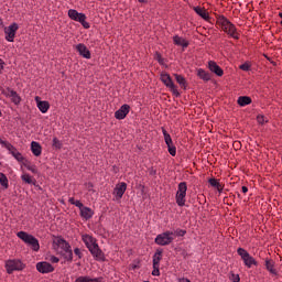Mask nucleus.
<instances>
[{
	"mask_svg": "<svg viewBox=\"0 0 282 282\" xmlns=\"http://www.w3.org/2000/svg\"><path fill=\"white\" fill-rule=\"evenodd\" d=\"M257 121L259 122V124H265V122H268V117H265L263 115H258Z\"/></svg>",
	"mask_w": 282,
	"mask_h": 282,
	"instance_id": "nucleus-38",
	"label": "nucleus"
},
{
	"mask_svg": "<svg viewBox=\"0 0 282 282\" xmlns=\"http://www.w3.org/2000/svg\"><path fill=\"white\" fill-rule=\"evenodd\" d=\"M154 59L158 61L160 65H164V57H162V54L156 52L154 55Z\"/></svg>",
	"mask_w": 282,
	"mask_h": 282,
	"instance_id": "nucleus-41",
	"label": "nucleus"
},
{
	"mask_svg": "<svg viewBox=\"0 0 282 282\" xmlns=\"http://www.w3.org/2000/svg\"><path fill=\"white\" fill-rule=\"evenodd\" d=\"M17 237L21 239L26 246H29L33 252H39V250H41V243H39V239H36V237L25 231H19Z\"/></svg>",
	"mask_w": 282,
	"mask_h": 282,
	"instance_id": "nucleus-2",
	"label": "nucleus"
},
{
	"mask_svg": "<svg viewBox=\"0 0 282 282\" xmlns=\"http://www.w3.org/2000/svg\"><path fill=\"white\" fill-rule=\"evenodd\" d=\"M68 17L72 19V21H77L80 23L85 30H89V22H87V15L85 13H79L75 9H69Z\"/></svg>",
	"mask_w": 282,
	"mask_h": 282,
	"instance_id": "nucleus-4",
	"label": "nucleus"
},
{
	"mask_svg": "<svg viewBox=\"0 0 282 282\" xmlns=\"http://www.w3.org/2000/svg\"><path fill=\"white\" fill-rule=\"evenodd\" d=\"M53 148L54 149H63V143L61 142V140H58V138L53 139Z\"/></svg>",
	"mask_w": 282,
	"mask_h": 282,
	"instance_id": "nucleus-37",
	"label": "nucleus"
},
{
	"mask_svg": "<svg viewBox=\"0 0 282 282\" xmlns=\"http://www.w3.org/2000/svg\"><path fill=\"white\" fill-rule=\"evenodd\" d=\"M252 102V99L248 96H242L238 98V105L240 107H246L247 105H250Z\"/></svg>",
	"mask_w": 282,
	"mask_h": 282,
	"instance_id": "nucleus-29",
	"label": "nucleus"
},
{
	"mask_svg": "<svg viewBox=\"0 0 282 282\" xmlns=\"http://www.w3.org/2000/svg\"><path fill=\"white\" fill-rule=\"evenodd\" d=\"M278 17L280 19V25H282V12H279Z\"/></svg>",
	"mask_w": 282,
	"mask_h": 282,
	"instance_id": "nucleus-51",
	"label": "nucleus"
},
{
	"mask_svg": "<svg viewBox=\"0 0 282 282\" xmlns=\"http://www.w3.org/2000/svg\"><path fill=\"white\" fill-rule=\"evenodd\" d=\"M130 109H131V107L129 105H127V104L122 105L120 107V109L115 112V118L117 120H124V118H127V116H129Z\"/></svg>",
	"mask_w": 282,
	"mask_h": 282,
	"instance_id": "nucleus-13",
	"label": "nucleus"
},
{
	"mask_svg": "<svg viewBox=\"0 0 282 282\" xmlns=\"http://www.w3.org/2000/svg\"><path fill=\"white\" fill-rule=\"evenodd\" d=\"M139 3H149V0H138Z\"/></svg>",
	"mask_w": 282,
	"mask_h": 282,
	"instance_id": "nucleus-52",
	"label": "nucleus"
},
{
	"mask_svg": "<svg viewBox=\"0 0 282 282\" xmlns=\"http://www.w3.org/2000/svg\"><path fill=\"white\" fill-rule=\"evenodd\" d=\"M197 76L199 78H202V80H206V82L210 80V73H208V72H206V70H204L202 68H199L197 70Z\"/></svg>",
	"mask_w": 282,
	"mask_h": 282,
	"instance_id": "nucleus-30",
	"label": "nucleus"
},
{
	"mask_svg": "<svg viewBox=\"0 0 282 282\" xmlns=\"http://www.w3.org/2000/svg\"><path fill=\"white\" fill-rule=\"evenodd\" d=\"M73 206H76L77 208H79V210L85 207V205L83 203H80V200H75Z\"/></svg>",
	"mask_w": 282,
	"mask_h": 282,
	"instance_id": "nucleus-43",
	"label": "nucleus"
},
{
	"mask_svg": "<svg viewBox=\"0 0 282 282\" xmlns=\"http://www.w3.org/2000/svg\"><path fill=\"white\" fill-rule=\"evenodd\" d=\"M83 241H84L86 248H88V249H90L96 243V239L89 235H84Z\"/></svg>",
	"mask_w": 282,
	"mask_h": 282,
	"instance_id": "nucleus-25",
	"label": "nucleus"
},
{
	"mask_svg": "<svg viewBox=\"0 0 282 282\" xmlns=\"http://www.w3.org/2000/svg\"><path fill=\"white\" fill-rule=\"evenodd\" d=\"M242 193H248V187H246V186H242Z\"/></svg>",
	"mask_w": 282,
	"mask_h": 282,
	"instance_id": "nucleus-53",
	"label": "nucleus"
},
{
	"mask_svg": "<svg viewBox=\"0 0 282 282\" xmlns=\"http://www.w3.org/2000/svg\"><path fill=\"white\" fill-rule=\"evenodd\" d=\"M192 10H194V12L198 17H200V19H203V21L209 19L210 13L208 12V10H206V8L197 6V7H192Z\"/></svg>",
	"mask_w": 282,
	"mask_h": 282,
	"instance_id": "nucleus-16",
	"label": "nucleus"
},
{
	"mask_svg": "<svg viewBox=\"0 0 282 282\" xmlns=\"http://www.w3.org/2000/svg\"><path fill=\"white\" fill-rule=\"evenodd\" d=\"M75 282H105V278H91L89 275H80L75 280Z\"/></svg>",
	"mask_w": 282,
	"mask_h": 282,
	"instance_id": "nucleus-19",
	"label": "nucleus"
},
{
	"mask_svg": "<svg viewBox=\"0 0 282 282\" xmlns=\"http://www.w3.org/2000/svg\"><path fill=\"white\" fill-rule=\"evenodd\" d=\"M208 182L210 186H213V188H217L218 193H221V191H224V185H221V183H219L217 178H209Z\"/></svg>",
	"mask_w": 282,
	"mask_h": 282,
	"instance_id": "nucleus-27",
	"label": "nucleus"
},
{
	"mask_svg": "<svg viewBox=\"0 0 282 282\" xmlns=\"http://www.w3.org/2000/svg\"><path fill=\"white\" fill-rule=\"evenodd\" d=\"M231 281L232 282H239V281H241V279L239 278V274H231Z\"/></svg>",
	"mask_w": 282,
	"mask_h": 282,
	"instance_id": "nucleus-47",
	"label": "nucleus"
},
{
	"mask_svg": "<svg viewBox=\"0 0 282 282\" xmlns=\"http://www.w3.org/2000/svg\"><path fill=\"white\" fill-rule=\"evenodd\" d=\"M265 269L268 270V272H270V274H276V269H274V261L267 259L265 260Z\"/></svg>",
	"mask_w": 282,
	"mask_h": 282,
	"instance_id": "nucleus-28",
	"label": "nucleus"
},
{
	"mask_svg": "<svg viewBox=\"0 0 282 282\" xmlns=\"http://www.w3.org/2000/svg\"><path fill=\"white\" fill-rule=\"evenodd\" d=\"M68 202H69V204H72V205L74 206V204L76 203V199H74V197H70V198L68 199Z\"/></svg>",
	"mask_w": 282,
	"mask_h": 282,
	"instance_id": "nucleus-50",
	"label": "nucleus"
},
{
	"mask_svg": "<svg viewBox=\"0 0 282 282\" xmlns=\"http://www.w3.org/2000/svg\"><path fill=\"white\" fill-rule=\"evenodd\" d=\"M180 282H191L188 279H181Z\"/></svg>",
	"mask_w": 282,
	"mask_h": 282,
	"instance_id": "nucleus-54",
	"label": "nucleus"
},
{
	"mask_svg": "<svg viewBox=\"0 0 282 282\" xmlns=\"http://www.w3.org/2000/svg\"><path fill=\"white\" fill-rule=\"evenodd\" d=\"M79 210H80V213H79L80 217H82L83 219H85L86 221H88V219H91V217H94V212H93V209L89 208V207H85V206H84V207L80 208Z\"/></svg>",
	"mask_w": 282,
	"mask_h": 282,
	"instance_id": "nucleus-21",
	"label": "nucleus"
},
{
	"mask_svg": "<svg viewBox=\"0 0 282 282\" xmlns=\"http://www.w3.org/2000/svg\"><path fill=\"white\" fill-rule=\"evenodd\" d=\"M176 83H178L180 87H182V89H186V78H184V76L182 75H174Z\"/></svg>",
	"mask_w": 282,
	"mask_h": 282,
	"instance_id": "nucleus-31",
	"label": "nucleus"
},
{
	"mask_svg": "<svg viewBox=\"0 0 282 282\" xmlns=\"http://www.w3.org/2000/svg\"><path fill=\"white\" fill-rule=\"evenodd\" d=\"M207 23H210L212 25H216L217 19H214L209 15V19L205 20Z\"/></svg>",
	"mask_w": 282,
	"mask_h": 282,
	"instance_id": "nucleus-44",
	"label": "nucleus"
},
{
	"mask_svg": "<svg viewBox=\"0 0 282 282\" xmlns=\"http://www.w3.org/2000/svg\"><path fill=\"white\" fill-rule=\"evenodd\" d=\"M162 133L170 155H172V158H175V155H177V148L173 145V139L171 138V134H169V132L164 128H162Z\"/></svg>",
	"mask_w": 282,
	"mask_h": 282,
	"instance_id": "nucleus-9",
	"label": "nucleus"
},
{
	"mask_svg": "<svg viewBox=\"0 0 282 282\" xmlns=\"http://www.w3.org/2000/svg\"><path fill=\"white\" fill-rule=\"evenodd\" d=\"M173 41L175 45H180L181 47H188V41L184 39L183 36H174Z\"/></svg>",
	"mask_w": 282,
	"mask_h": 282,
	"instance_id": "nucleus-26",
	"label": "nucleus"
},
{
	"mask_svg": "<svg viewBox=\"0 0 282 282\" xmlns=\"http://www.w3.org/2000/svg\"><path fill=\"white\" fill-rule=\"evenodd\" d=\"M124 193H127V183L121 182L117 184L112 192V195L115 196L116 202H120Z\"/></svg>",
	"mask_w": 282,
	"mask_h": 282,
	"instance_id": "nucleus-10",
	"label": "nucleus"
},
{
	"mask_svg": "<svg viewBox=\"0 0 282 282\" xmlns=\"http://www.w3.org/2000/svg\"><path fill=\"white\" fill-rule=\"evenodd\" d=\"M186 191H188L186 182H181L175 196L177 206H186Z\"/></svg>",
	"mask_w": 282,
	"mask_h": 282,
	"instance_id": "nucleus-5",
	"label": "nucleus"
},
{
	"mask_svg": "<svg viewBox=\"0 0 282 282\" xmlns=\"http://www.w3.org/2000/svg\"><path fill=\"white\" fill-rule=\"evenodd\" d=\"M88 250L97 261H105V253H102V250H100L97 242H95Z\"/></svg>",
	"mask_w": 282,
	"mask_h": 282,
	"instance_id": "nucleus-12",
	"label": "nucleus"
},
{
	"mask_svg": "<svg viewBox=\"0 0 282 282\" xmlns=\"http://www.w3.org/2000/svg\"><path fill=\"white\" fill-rule=\"evenodd\" d=\"M36 270L37 272H41V274H50L54 268L50 264V262H37Z\"/></svg>",
	"mask_w": 282,
	"mask_h": 282,
	"instance_id": "nucleus-15",
	"label": "nucleus"
},
{
	"mask_svg": "<svg viewBox=\"0 0 282 282\" xmlns=\"http://www.w3.org/2000/svg\"><path fill=\"white\" fill-rule=\"evenodd\" d=\"M48 261H51V263H58L59 259L56 256H51Z\"/></svg>",
	"mask_w": 282,
	"mask_h": 282,
	"instance_id": "nucleus-46",
	"label": "nucleus"
},
{
	"mask_svg": "<svg viewBox=\"0 0 282 282\" xmlns=\"http://www.w3.org/2000/svg\"><path fill=\"white\" fill-rule=\"evenodd\" d=\"M216 17V28L227 34V36H241V31L226 15L214 13Z\"/></svg>",
	"mask_w": 282,
	"mask_h": 282,
	"instance_id": "nucleus-1",
	"label": "nucleus"
},
{
	"mask_svg": "<svg viewBox=\"0 0 282 282\" xmlns=\"http://www.w3.org/2000/svg\"><path fill=\"white\" fill-rule=\"evenodd\" d=\"M0 184L1 186H3V188H8L9 182H8V176H6V174H3L2 172H0Z\"/></svg>",
	"mask_w": 282,
	"mask_h": 282,
	"instance_id": "nucleus-34",
	"label": "nucleus"
},
{
	"mask_svg": "<svg viewBox=\"0 0 282 282\" xmlns=\"http://www.w3.org/2000/svg\"><path fill=\"white\" fill-rule=\"evenodd\" d=\"M54 243L65 252L66 250H69L72 246H69V242H66L63 238H57L54 240Z\"/></svg>",
	"mask_w": 282,
	"mask_h": 282,
	"instance_id": "nucleus-23",
	"label": "nucleus"
},
{
	"mask_svg": "<svg viewBox=\"0 0 282 282\" xmlns=\"http://www.w3.org/2000/svg\"><path fill=\"white\" fill-rule=\"evenodd\" d=\"M17 30H19V24L13 22L10 26L4 28V34L7 36H17Z\"/></svg>",
	"mask_w": 282,
	"mask_h": 282,
	"instance_id": "nucleus-22",
	"label": "nucleus"
},
{
	"mask_svg": "<svg viewBox=\"0 0 282 282\" xmlns=\"http://www.w3.org/2000/svg\"><path fill=\"white\" fill-rule=\"evenodd\" d=\"M21 180L25 182V184H34V181L30 174H22Z\"/></svg>",
	"mask_w": 282,
	"mask_h": 282,
	"instance_id": "nucleus-36",
	"label": "nucleus"
},
{
	"mask_svg": "<svg viewBox=\"0 0 282 282\" xmlns=\"http://www.w3.org/2000/svg\"><path fill=\"white\" fill-rule=\"evenodd\" d=\"M175 241V234L171 230H166L160 235L156 236L154 242L158 246H171Z\"/></svg>",
	"mask_w": 282,
	"mask_h": 282,
	"instance_id": "nucleus-3",
	"label": "nucleus"
},
{
	"mask_svg": "<svg viewBox=\"0 0 282 282\" xmlns=\"http://www.w3.org/2000/svg\"><path fill=\"white\" fill-rule=\"evenodd\" d=\"M4 67H6V63L3 62V59L0 58V74H3Z\"/></svg>",
	"mask_w": 282,
	"mask_h": 282,
	"instance_id": "nucleus-48",
	"label": "nucleus"
},
{
	"mask_svg": "<svg viewBox=\"0 0 282 282\" xmlns=\"http://www.w3.org/2000/svg\"><path fill=\"white\" fill-rule=\"evenodd\" d=\"M160 78H161V82L165 85V87H169L173 96H175L176 98H180L181 96L180 90H177V86H175V84L173 83L171 75L166 73H162Z\"/></svg>",
	"mask_w": 282,
	"mask_h": 282,
	"instance_id": "nucleus-7",
	"label": "nucleus"
},
{
	"mask_svg": "<svg viewBox=\"0 0 282 282\" xmlns=\"http://www.w3.org/2000/svg\"><path fill=\"white\" fill-rule=\"evenodd\" d=\"M63 257L66 261H73L74 260V252H72V248L66 249V251L63 252Z\"/></svg>",
	"mask_w": 282,
	"mask_h": 282,
	"instance_id": "nucleus-35",
	"label": "nucleus"
},
{
	"mask_svg": "<svg viewBox=\"0 0 282 282\" xmlns=\"http://www.w3.org/2000/svg\"><path fill=\"white\" fill-rule=\"evenodd\" d=\"M173 235H174V239L176 237H184V235H186V230H184V229H176L175 231H173Z\"/></svg>",
	"mask_w": 282,
	"mask_h": 282,
	"instance_id": "nucleus-39",
	"label": "nucleus"
},
{
	"mask_svg": "<svg viewBox=\"0 0 282 282\" xmlns=\"http://www.w3.org/2000/svg\"><path fill=\"white\" fill-rule=\"evenodd\" d=\"M75 48L83 58H91V52H89V48L85 44H77Z\"/></svg>",
	"mask_w": 282,
	"mask_h": 282,
	"instance_id": "nucleus-17",
	"label": "nucleus"
},
{
	"mask_svg": "<svg viewBox=\"0 0 282 282\" xmlns=\"http://www.w3.org/2000/svg\"><path fill=\"white\" fill-rule=\"evenodd\" d=\"M6 149L10 151L11 155H13L18 162H21L22 164L23 162H25V158H23V154H21V152L17 151V148H14V145L7 143Z\"/></svg>",
	"mask_w": 282,
	"mask_h": 282,
	"instance_id": "nucleus-14",
	"label": "nucleus"
},
{
	"mask_svg": "<svg viewBox=\"0 0 282 282\" xmlns=\"http://www.w3.org/2000/svg\"><path fill=\"white\" fill-rule=\"evenodd\" d=\"M74 252H75L76 257H78V259H83V253L80 252L79 248H75Z\"/></svg>",
	"mask_w": 282,
	"mask_h": 282,
	"instance_id": "nucleus-45",
	"label": "nucleus"
},
{
	"mask_svg": "<svg viewBox=\"0 0 282 282\" xmlns=\"http://www.w3.org/2000/svg\"><path fill=\"white\" fill-rule=\"evenodd\" d=\"M35 102L37 105V109L41 113H47L50 111V102L48 101H41V97H35Z\"/></svg>",
	"mask_w": 282,
	"mask_h": 282,
	"instance_id": "nucleus-18",
	"label": "nucleus"
},
{
	"mask_svg": "<svg viewBox=\"0 0 282 282\" xmlns=\"http://www.w3.org/2000/svg\"><path fill=\"white\" fill-rule=\"evenodd\" d=\"M160 261H162V251L158 250L153 256V265L160 267Z\"/></svg>",
	"mask_w": 282,
	"mask_h": 282,
	"instance_id": "nucleus-33",
	"label": "nucleus"
},
{
	"mask_svg": "<svg viewBox=\"0 0 282 282\" xmlns=\"http://www.w3.org/2000/svg\"><path fill=\"white\" fill-rule=\"evenodd\" d=\"M152 276H160V267L153 265Z\"/></svg>",
	"mask_w": 282,
	"mask_h": 282,
	"instance_id": "nucleus-42",
	"label": "nucleus"
},
{
	"mask_svg": "<svg viewBox=\"0 0 282 282\" xmlns=\"http://www.w3.org/2000/svg\"><path fill=\"white\" fill-rule=\"evenodd\" d=\"M208 68L216 74V76H224V69L217 65L216 62L209 61Z\"/></svg>",
	"mask_w": 282,
	"mask_h": 282,
	"instance_id": "nucleus-20",
	"label": "nucleus"
},
{
	"mask_svg": "<svg viewBox=\"0 0 282 282\" xmlns=\"http://www.w3.org/2000/svg\"><path fill=\"white\" fill-rule=\"evenodd\" d=\"M3 94L6 98H10L13 105H21V96H19V94L15 90L7 88L6 90H3Z\"/></svg>",
	"mask_w": 282,
	"mask_h": 282,
	"instance_id": "nucleus-11",
	"label": "nucleus"
},
{
	"mask_svg": "<svg viewBox=\"0 0 282 282\" xmlns=\"http://www.w3.org/2000/svg\"><path fill=\"white\" fill-rule=\"evenodd\" d=\"M251 67L252 64H250V62H246L245 64L240 65V69H242V72H250Z\"/></svg>",
	"mask_w": 282,
	"mask_h": 282,
	"instance_id": "nucleus-40",
	"label": "nucleus"
},
{
	"mask_svg": "<svg viewBox=\"0 0 282 282\" xmlns=\"http://www.w3.org/2000/svg\"><path fill=\"white\" fill-rule=\"evenodd\" d=\"M237 252L241 258V260L243 261V264L246 265V268H252V265H259V262H257V260L252 256H250V253L246 249L238 248Z\"/></svg>",
	"mask_w": 282,
	"mask_h": 282,
	"instance_id": "nucleus-6",
	"label": "nucleus"
},
{
	"mask_svg": "<svg viewBox=\"0 0 282 282\" xmlns=\"http://www.w3.org/2000/svg\"><path fill=\"white\" fill-rule=\"evenodd\" d=\"M6 268L8 274H12V272L23 270V268H25V264H23V262H21V260L19 259L7 260Z\"/></svg>",
	"mask_w": 282,
	"mask_h": 282,
	"instance_id": "nucleus-8",
	"label": "nucleus"
},
{
	"mask_svg": "<svg viewBox=\"0 0 282 282\" xmlns=\"http://www.w3.org/2000/svg\"><path fill=\"white\" fill-rule=\"evenodd\" d=\"M22 165H24L25 169H28V171H31V173H34V174L39 173V170L36 169V166L35 165H31L30 161H28L25 159L22 162Z\"/></svg>",
	"mask_w": 282,
	"mask_h": 282,
	"instance_id": "nucleus-32",
	"label": "nucleus"
},
{
	"mask_svg": "<svg viewBox=\"0 0 282 282\" xmlns=\"http://www.w3.org/2000/svg\"><path fill=\"white\" fill-rule=\"evenodd\" d=\"M31 151H32L33 155H35V158H39V155H41L43 150L39 142L33 141V142H31Z\"/></svg>",
	"mask_w": 282,
	"mask_h": 282,
	"instance_id": "nucleus-24",
	"label": "nucleus"
},
{
	"mask_svg": "<svg viewBox=\"0 0 282 282\" xmlns=\"http://www.w3.org/2000/svg\"><path fill=\"white\" fill-rule=\"evenodd\" d=\"M6 40H7L9 43H12V42H14V36H7Z\"/></svg>",
	"mask_w": 282,
	"mask_h": 282,
	"instance_id": "nucleus-49",
	"label": "nucleus"
}]
</instances>
